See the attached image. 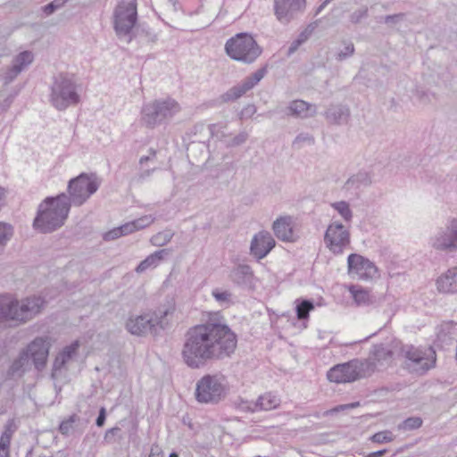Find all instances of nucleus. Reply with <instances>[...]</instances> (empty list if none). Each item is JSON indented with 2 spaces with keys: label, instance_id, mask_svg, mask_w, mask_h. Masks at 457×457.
I'll list each match as a JSON object with an SVG mask.
<instances>
[{
  "label": "nucleus",
  "instance_id": "f257e3e1",
  "mask_svg": "<svg viewBox=\"0 0 457 457\" xmlns=\"http://www.w3.org/2000/svg\"><path fill=\"white\" fill-rule=\"evenodd\" d=\"M237 335L220 312H212L200 324L190 327L181 351L184 363L190 369H201L208 363L230 357L237 345Z\"/></svg>",
  "mask_w": 457,
  "mask_h": 457
},
{
  "label": "nucleus",
  "instance_id": "f03ea898",
  "mask_svg": "<svg viewBox=\"0 0 457 457\" xmlns=\"http://www.w3.org/2000/svg\"><path fill=\"white\" fill-rule=\"evenodd\" d=\"M101 179L96 172H80L69 179L66 192L48 195L38 204L32 228L41 234H51L66 222L71 206L80 207L96 193Z\"/></svg>",
  "mask_w": 457,
  "mask_h": 457
},
{
  "label": "nucleus",
  "instance_id": "7ed1b4c3",
  "mask_svg": "<svg viewBox=\"0 0 457 457\" xmlns=\"http://www.w3.org/2000/svg\"><path fill=\"white\" fill-rule=\"evenodd\" d=\"M179 104L172 97L154 99L143 104L140 111V121L147 129L168 125L180 112Z\"/></svg>",
  "mask_w": 457,
  "mask_h": 457
},
{
  "label": "nucleus",
  "instance_id": "20e7f679",
  "mask_svg": "<svg viewBox=\"0 0 457 457\" xmlns=\"http://www.w3.org/2000/svg\"><path fill=\"white\" fill-rule=\"evenodd\" d=\"M52 80L49 102L57 111L62 112L79 104L80 95L71 75L60 72Z\"/></svg>",
  "mask_w": 457,
  "mask_h": 457
},
{
  "label": "nucleus",
  "instance_id": "39448f33",
  "mask_svg": "<svg viewBox=\"0 0 457 457\" xmlns=\"http://www.w3.org/2000/svg\"><path fill=\"white\" fill-rule=\"evenodd\" d=\"M224 50L231 60L245 64L253 63L263 52L253 35L249 32H239L229 37Z\"/></svg>",
  "mask_w": 457,
  "mask_h": 457
},
{
  "label": "nucleus",
  "instance_id": "423d86ee",
  "mask_svg": "<svg viewBox=\"0 0 457 457\" xmlns=\"http://www.w3.org/2000/svg\"><path fill=\"white\" fill-rule=\"evenodd\" d=\"M138 22L137 1L121 0L114 8L112 28L120 40L128 44L136 38L135 28Z\"/></svg>",
  "mask_w": 457,
  "mask_h": 457
},
{
  "label": "nucleus",
  "instance_id": "0eeeda50",
  "mask_svg": "<svg viewBox=\"0 0 457 457\" xmlns=\"http://www.w3.org/2000/svg\"><path fill=\"white\" fill-rule=\"evenodd\" d=\"M376 365L370 360L353 359L332 366L327 372V378L337 384L353 383L370 376Z\"/></svg>",
  "mask_w": 457,
  "mask_h": 457
},
{
  "label": "nucleus",
  "instance_id": "6e6552de",
  "mask_svg": "<svg viewBox=\"0 0 457 457\" xmlns=\"http://www.w3.org/2000/svg\"><path fill=\"white\" fill-rule=\"evenodd\" d=\"M404 358V365L411 373L424 375L436 367V352L433 345L414 346L404 345L401 349Z\"/></svg>",
  "mask_w": 457,
  "mask_h": 457
},
{
  "label": "nucleus",
  "instance_id": "1a4fd4ad",
  "mask_svg": "<svg viewBox=\"0 0 457 457\" xmlns=\"http://www.w3.org/2000/svg\"><path fill=\"white\" fill-rule=\"evenodd\" d=\"M225 377L217 374L204 375L195 385V400H221L228 393Z\"/></svg>",
  "mask_w": 457,
  "mask_h": 457
},
{
  "label": "nucleus",
  "instance_id": "9d476101",
  "mask_svg": "<svg viewBox=\"0 0 457 457\" xmlns=\"http://www.w3.org/2000/svg\"><path fill=\"white\" fill-rule=\"evenodd\" d=\"M53 340L49 336H37L21 349L37 372H42L48 361Z\"/></svg>",
  "mask_w": 457,
  "mask_h": 457
},
{
  "label": "nucleus",
  "instance_id": "9b49d317",
  "mask_svg": "<svg viewBox=\"0 0 457 457\" xmlns=\"http://www.w3.org/2000/svg\"><path fill=\"white\" fill-rule=\"evenodd\" d=\"M268 63H265L252 74L245 77L240 83L231 87L219 97L220 103L227 104L238 100L248 91L254 88L268 73Z\"/></svg>",
  "mask_w": 457,
  "mask_h": 457
},
{
  "label": "nucleus",
  "instance_id": "f8f14e48",
  "mask_svg": "<svg viewBox=\"0 0 457 457\" xmlns=\"http://www.w3.org/2000/svg\"><path fill=\"white\" fill-rule=\"evenodd\" d=\"M14 301L19 326L41 314L47 305L46 299L37 295H29L21 300L14 297Z\"/></svg>",
  "mask_w": 457,
  "mask_h": 457
},
{
  "label": "nucleus",
  "instance_id": "ddd939ff",
  "mask_svg": "<svg viewBox=\"0 0 457 457\" xmlns=\"http://www.w3.org/2000/svg\"><path fill=\"white\" fill-rule=\"evenodd\" d=\"M80 345V341L75 339L57 353L51 370V378L54 380H59L65 376L68 370L67 365L79 355Z\"/></svg>",
  "mask_w": 457,
  "mask_h": 457
},
{
  "label": "nucleus",
  "instance_id": "4468645a",
  "mask_svg": "<svg viewBox=\"0 0 457 457\" xmlns=\"http://www.w3.org/2000/svg\"><path fill=\"white\" fill-rule=\"evenodd\" d=\"M324 243L334 254H342L350 244V233L341 222L331 223L325 231Z\"/></svg>",
  "mask_w": 457,
  "mask_h": 457
},
{
  "label": "nucleus",
  "instance_id": "2eb2a0df",
  "mask_svg": "<svg viewBox=\"0 0 457 457\" xmlns=\"http://www.w3.org/2000/svg\"><path fill=\"white\" fill-rule=\"evenodd\" d=\"M306 8V0H274L273 10L277 20L288 24L302 14Z\"/></svg>",
  "mask_w": 457,
  "mask_h": 457
},
{
  "label": "nucleus",
  "instance_id": "dca6fc26",
  "mask_svg": "<svg viewBox=\"0 0 457 457\" xmlns=\"http://www.w3.org/2000/svg\"><path fill=\"white\" fill-rule=\"evenodd\" d=\"M432 246L446 253L457 251V218H453L445 228H440L437 230L432 238Z\"/></svg>",
  "mask_w": 457,
  "mask_h": 457
},
{
  "label": "nucleus",
  "instance_id": "f3484780",
  "mask_svg": "<svg viewBox=\"0 0 457 457\" xmlns=\"http://www.w3.org/2000/svg\"><path fill=\"white\" fill-rule=\"evenodd\" d=\"M154 322L151 313L146 312L139 315H130L126 320L125 328L133 336L145 337L149 334L155 336L158 330Z\"/></svg>",
  "mask_w": 457,
  "mask_h": 457
},
{
  "label": "nucleus",
  "instance_id": "a211bd4d",
  "mask_svg": "<svg viewBox=\"0 0 457 457\" xmlns=\"http://www.w3.org/2000/svg\"><path fill=\"white\" fill-rule=\"evenodd\" d=\"M348 273L357 275L361 278H371L378 273L375 263L358 253H350L347 257Z\"/></svg>",
  "mask_w": 457,
  "mask_h": 457
},
{
  "label": "nucleus",
  "instance_id": "6ab92c4d",
  "mask_svg": "<svg viewBox=\"0 0 457 457\" xmlns=\"http://www.w3.org/2000/svg\"><path fill=\"white\" fill-rule=\"evenodd\" d=\"M276 246V241L271 234L267 230H262L256 233L250 244V254L261 261L264 259Z\"/></svg>",
  "mask_w": 457,
  "mask_h": 457
},
{
  "label": "nucleus",
  "instance_id": "aec40b11",
  "mask_svg": "<svg viewBox=\"0 0 457 457\" xmlns=\"http://www.w3.org/2000/svg\"><path fill=\"white\" fill-rule=\"evenodd\" d=\"M272 230L275 237L286 243H294L298 236L295 233L294 219L290 215L278 216L272 223Z\"/></svg>",
  "mask_w": 457,
  "mask_h": 457
},
{
  "label": "nucleus",
  "instance_id": "412c9836",
  "mask_svg": "<svg viewBox=\"0 0 457 457\" xmlns=\"http://www.w3.org/2000/svg\"><path fill=\"white\" fill-rule=\"evenodd\" d=\"M457 337V323L453 320L443 321L436 328V339L434 347L445 350L451 346Z\"/></svg>",
  "mask_w": 457,
  "mask_h": 457
},
{
  "label": "nucleus",
  "instance_id": "4be33fe9",
  "mask_svg": "<svg viewBox=\"0 0 457 457\" xmlns=\"http://www.w3.org/2000/svg\"><path fill=\"white\" fill-rule=\"evenodd\" d=\"M230 279L236 286L243 289H253L255 276L252 267L245 263L236 265L230 272Z\"/></svg>",
  "mask_w": 457,
  "mask_h": 457
},
{
  "label": "nucleus",
  "instance_id": "5701e85b",
  "mask_svg": "<svg viewBox=\"0 0 457 457\" xmlns=\"http://www.w3.org/2000/svg\"><path fill=\"white\" fill-rule=\"evenodd\" d=\"M14 297L0 296V327H18V318Z\"/></svg>",
  "mask_w": 457,
  "mask_h": 457
},
{
  "label": "nucleus",
  "instance_id": "b1692460",
  "mask_svg": "<svg viewBox=\"0 0 457 457\" xmlns=\"http://www.w3.org/2000/svg\"><path fill=\"white\" fill-rule=\"evenodd\" d=\"M31 363L28 361L25 353L19 352L17 357L12 361L8 369L3 372V378L5 381H17L31 370Z\"/></svg>",
  "mask_w": 457,
  "mask_h": 457
},
{
  "label": "nucleus",
  "instance_id": "393cba45",
  "mask_svg": "<svg viewBox=\"0 0 457 457\" xmlns=\"http://www.w3.org/2000/svg\"><path fill=\"white\" fill-rule=\"evenodd\" d=\"M287 114L295 118H312L317 114V107L304 100L296 99L289 103L287 107Z\"/></svg>",
  "mask_w": 457,
  "mask_h": 457
},
{
  "label": "nucleus",
  "instance_id": "a878e982",
  "mask_svg": "<svg viewBox=\"0 0 457 457\" xmlns=\"http://www.w3.org/2000/svg\"><path fill=\"white\" fill-rule=\"evenodd\" d=\"M350 108L346 104H330L323 115L329 124L342 125L346 123L350 117Z\"/></svg>",
  "mask_w": 457,
  "mask_h": 457
},
{
  "label": "nucleus",
  "instance_id": "bb28decb",
  "mask_svg": "<svg viewBox=\"0 0 457 457\" xmlns=\"http://www.w3.org/2000/svg\"><path fill=\"white\" fill-rule=\"evenodd\" d=\"M393 355V350L381 343L372 346L367 360H370L372 362H374L376 368L378 366L383 367L391 361Z\"/></svg>",
  "mask_w": 457,
  "mask_h": 457
},
{
  "label": "nucleus",
  "instance_id": "cd10ccee",
  "mask_svg": "<svg viewBox=\"0 0 457 457\" xmlns=\"http://www.w3.org/2000/svg\"><path fill=\"white\" fill-rule=\"evenodd\" d=\"M436 287L439 292L457 293V266L442 274L436 279Z\"/></svg>",
  "mask_w": 457,
  "mask_h": 457
},
{
  "label": "nucleus",
  "instance_id": "c85d7f7f",
  "mask_svg": "<svg viewBox=\"0 0 457 457\" xmlns=\"http://www.w3.org/2000/svg\"><path fill=\"white\" fill-rule=\"evenodd\" d=\"M315 308V301L312 298L299 297L295 301V311L297 320L303 322V327H307L310 319V312Z\"/></svg>",
  "mask_w": 457,
  "mask_h": 457
},
{
  "label": "nucleus",
  "instance_id": "c756f323",
  "mask_svg": "<svg viewBox=\"0 0 457 457\" xmlns=\"http://www.w3.org/2000/svg\"><path fill=\"white\" fill-rule=\"evenodd\" d=\"M152 222L151 216L145 215L119 226V229L124 237L148 227Z\"/></svg>",
  "mask_w": 457,
  "mask_h": 457
},
{
  "label": "nucleus",
  "instance_id": "7c9ffc66",
  "mask_svg": "<svg viewBox=\"0 0 457 457\" xmlns=\"http://www.w3.org/2000/svg\"><path fill=\"white\" fill-rule=\"evenodd\" d=\"M371 178L366 171L360 170L351 176L345 183L343 188L346 191L358 190L361 187H368L371 184Z\"/></svg>",
  "mask_w": 457,
  "mask_h": 457
},
{
  "label": "nucleus",
  "instance_id": "2f4dec72",
  "mask_svg": "<svg viewBox=\"0 0 457 457\" xmlns=\"http://www.w3.org/2000/svg\"><path fill=\"white\" fill-rule=\"evenodd\" d=\"M175 310L174 303H169L168 305H161L157 307L154 311H148L149 313L152 315L153 320H154V326L156 328L164 329V321L165 319L173 313Z\"/></svg>",
  "mask_w": 457,
  "mask_h": 457
},
{
  "label": "nucleus",
  "instance_id": "473e14b6",
  "mask_svg": "<svg viewBox=\"0 0 457 457\" xmlns=\"http://www.w3.org/2000/svg\"><path fill=\"white\" fill-rule=\"evenodd\" d=\"M34 61V55L31 51L24 50L15 55L11 65L15 68L18 72H22Z\"/></svg>",
  "mask_w": 457,
  "mask_h": 457
},
{
  "label": "nucleus",
  "instance_id": "72a5a7b5",
  "mask_svg": "<svg viewBox=\"0 0 457 457\" xmlns=\"http://www.w3.org/2000/svg\"><path fill=\"white\" fill-rule=\"evenodd\" d=\"M273 402H237V408L242 411L255 412L262 410L276 408Z\"/></svg>",
  "mask_w": 457,
  "mask_h": 457
},
{
  "label": "nucleus",
  "instance_id": "f704fd0d",
  "mask_svg": "<svg viewBox=\"0 0 457 457\" xmlns=\"http://www.w3.org/2000/svg\"><path fill=\"white\" fill-rule=\"evenodd\" d=\"M349 292L357 306L370 303L369 292L363 287L352 285L349 287Z\"/></svg>",
  "mask_w": 457,
  "mask_h": 457
},
{
  "label": "nucleus",
  "instance_id": "c9c22d12",
  "mask_svg": "<svg viewBox=\"0 0 457 457\" xmlns=\"http://www.w3.org/2000/svg\"><path fill=\"white\" fill-rule=\"evenodd\" d=\"M136 37L137 36L144 37L148 43H155L158 40L157 34L146 22H137L135 28Z\"/></svg>",
  "mask_w": 457,
  "mask_h": 457
},
{
  "label": "nucleus",
  "instance_id": "e433bc0d",
  "mask_svg": "<svg viewBox=\"0 0 457 457\" xmlns=\"http://www.w3.org/2000/svg\"><path fill=\"white\" fill-rule=\"evenodd\" d=\"M212 296L220 305L229 306L230 304L233 303V302L231 300L232 294L227 289L216 287V288L212 289Z\"/></svg>",
  "mask_w": 457,
  "mask_h": 457
},
{
  "label": "nucleus",
  "instance_id": "4c0bfd02",
  "mask_svg": "<svg viewBox=\"0 0 457 457\" xmlns=\"http://www.w3.org/2000/svg\"><path fill=\"white\" fill-rule=\"evenodd\" d=\"M17 429L14 420H9L4 426V430L0 437V445L10 447L12 435Z\"/></svg>",
  "mask_w": 457,
  "mask_h": 457
},
{
  "label": "nucleus",
  "instance_id": "58836bf2",
  "mask_svg": "<svg viewBox=\"0 0 457 457\" xmlns=\"http://www.w3.org/2000/svg\"><path fill=\"white\" fill-rule=\"evenodd\" d=\"M332 208L337 211L345 221H350L353 218V212L350 204L346 201H338L331 204Z\"/></svg>",
  "mask_w": 457,
  "mask_h": 457
},
{
  "label": "nucleus",
  "instance_id": "ea45409f",
  "mask_svg": "<svg viewBox=\"0 0 457 457\" xmlns=\"http://www.w3.org/2000/svg\"><path fill=\"white\" fill-rule=\"evenodd\" d=\"M13 232V227L10 223L0 221V248L6 245Z\"/></svg>",
  "mask_w": 457,
  "mask_h": 457
},
{
  "label": "nucleus",
  "instance_id": "a19ab883",
  "mask_svg": "<svg viewBox=\"0 0 457 457\" xmlns=\"http://www.w3.org/2000/svg\"><path fill=\"white\" fill-rule=\"evenodd\" d=\"M174 234L171 230L166 229L154 235L151 238V243L156 246H162L170 242Z\"/></svg>",
  "mask_w": 457,
  "mask_h": 457
},
{
  "label": "nucleus",
  "instance_id": "79ce46f5",
  "mask_svg": "<svg viewBox=\"0 0 457 457\" xmlns=\"http://www.w3.org/2000/svg\"><path fill=\"white\" fill-rule=\"evenodd\" d=\"M422 425V420L419 417H411L404 420L398 425V429L403 431H410L419 428Z\"/></svg>",
  "mask_w": 457,
  "mask_h": 457
},
{
  "label": "nucleus",
  "instance_id": "37998d69",
  "mask_svg": "<svg viewBox=\"0 0 457 457\" xmlns=\"http://www.w3.org/2000/svg\"><path fill=\"white\" fill-rule=\"evenodd\" d=\"M67 3V0H53L44 6H42V12L45 15L49 16L54 13L58 9L64 6Z\"/></svg>",
  "mask_w": 457,
  "mask_h": 457
},
{
  "label": "nucleus",
  "instance_id": "c03bdc74",
  "mask_svg": "<svg viewBox=\"0 0 457 457\" xmlns=\"http://www.w3.org/2000/svg\"><path fill=\"white\" fill-rule=\"evenodd\" d=\"M22 88V86H17L15 88H13L8 96L2 101L1 103V109L3 111H7L12 104L13 103L16 96L20 94L21 90Z\"/></svg>",
  "mask_w": 457,
  "mask_h": 457
},
{
  "label": "nucleus",
  "instance_id": "a18cd8bd",
  "mask_svg": "<svg viewBox=\"0 0 457 457\" xmlns=\"http://www.w3.org/2000/svg\"><path fill=\"white\" fill-rule=\"evenodd\" d=\"M395 436L389 430H384L374 434L370 439L374 443L384 444L393 441Z\"/></svg>",
  "mask_w": 457,
  "mask_h": 457
},
{
  "label": "nucleus",
  "instance_id": "49530a36",
  "mask_svg": "<svg viewBox=\"0 0 457 457\" xmlns=\"http://www.w3.org/2000/svg\"><path fill=\"white\" fill-rule=\"evenodd\" d=\"M354 51H355L354 45L352 42H349V43L345 44L343 50H340L337 54L336 59L338 62L346 60L347 58L351 57L354 54Z\"/></svg>",
  "mask_w": 457,
  "mask_h": 457
},
{
  "label": "nucleus",
  "instance_id": "de8ad7c7",
  "mask_svg": "<svg viewBox=\"0 0 457 457\" xmlns=\"http://www.w3.org/2000/svg\"><path fill=\"white\" fill-rule=\"evenodd\" d=\"M368 15H369L368 7L363 6L360 9L355 10L353 12H352L349 19L353 24H358L361 22V21L362 19L367 18Z\"/></svg>",
  "mask_w": 457,
  "mask_h": 457
},
{
  "label": "nucleus",
  "instance_id": "09e8293b",
  "mask_svg": "<svg viewBox=\"0 0 457 457\" xmlns=\"http://www.w3.org/2000/svg\"><path fill=\"white\" fill-rule=\"evenodd\" d=\"M78 420V417L76 415L70 416L67 420L62 421V423L59 426V431L62 435H69L70 432L72 429L73 423Z\"/></svg>",
  "mask_w": 457,
  "mask_h": 457
},
{
  "label": "nucleus",
  "instance_id": "8fccbe9b",
  "mask_svg": "<svg viewBox=\"0 0 457 457\" xmlns=\"http://www.w3.org/2000/svg\"><path fill=\"white\" fill-rule=\"evenodd\" d=\"M157 264L154 262L153 257L149 254L144 260H142L135 268L137 273H142L151 267H156Z\"/></svg>",
  "mask_w": 457,
  "mask_h": 457
},
{
  "label": "nucleus",
  "instance_id": "3c124183",
  "mask_svg": "<svg viewBox=\"0 0 457 457\" xmlns=\"http://www.w3.org/2000/svg\"><path fill=\"white\" fill-rule=\"evenodd\" d=\"M248 139V133L245 131H241L239 134L232 137L228 143V147H236L239 146L246 142Z\"/></svg>",
  "mask_w": 457,
  "mask_h": 457
},
{
  "label": "nucleus",
  "instance_id": "603ef678",
  "mask_svg": "<svg viewBox=\"0 0 457 457\" xmlns=\"http://www.w3.org/2000/svg\"><path fill=\"white\" fill-rule=\"evenodd\" d=\"M19 74H21V72H18V71L15 68L10 65L3 76V87H6L10 83H12L18 77Z\"/></svg>",
  "mask_w": 457,
  "mask_h": 457
},
{
  "label": "nucleus",
  "instance_id": "864d4df0",
  "mask_svg": "<svg viewBox=\"0 0 457 457\" xmlns=\"http://www.w3.org/2000/svg\"><path fill=\"white\" fill-rule=\"evenodd\" d=\"M404 17H405V13L399 12V13L386 15L383 19H384V22L386 24L395 25V24L399 23L400 21H402L404 19Z\"/></svg>",
  "mask_w": 457,
  "mask_h": 457
},
{
  "label": "nucleus",
  "instance_id": "5fc2aeb1",
  "mask_svg": "<svg viewBox=\"0 0 457 457\" xmlns=\"http://www.w3.org/2000/svg\"><path fill=\"white\" fill-rule=\"evenodd\" d=\"M256 112V107L254 104H247L238 113L239 120H246L251 118Z\"/></svg>",
  "mask_w": 457,
  "mask_h": 457
},
{
  "label": "nucleus",
  "instance_id": "6e6d98bb",
  "mask_svg": "<svg viewBox=\"0 0 457 457\" xmlns=\"http://www.w3.org/2000/svg\"><path fill=\"white\" fill-rule=\"evenodd\" d=\"M304 142L312 144L314 142V137L308 133H300L293 141V145H297L298 147H300V144Z\"/></svg>",
  "mask_w": 457,
  "mask_h": 457
},
{
  "label": "nucleus",
  "instance_id": "4d7b16f0",
  "mask_svg": "<svg viewBox=\"0 0 457 457\" xmlns=\"http://www.w3.org/2000/svg\"><path fill=\"white\" fill-rule=\"evenodd\" d=\"M121 237L122 235L119 229V227H116L104 233L103 239L104 241H112Z\"/></svg>",
  "mask_w": 457,
  "mask_h": 457
},
{
  "label": "nucleus",
  "instance_id": "13d9d810",
  "mask_svg": "<svg viewBox=\"0 0 457 457\" xmlns=\"http://www.w3.org/2000/svg\"><path fill=\"white\" fill-rule=\"evenodd\" d=\"M169 253V249H161L154 252L150 255L154 260V262L158 265L161 261L164 259V256Z\"/></svg>",
  "mask_w": 457,
  "mask_h": 457
},
{
  "label": "nucleus",
  "instance_id": "bf43d9fd",
  "mask_svg": "<svg viewBox=\"0 0 457 457\" xmlns=\"http://www.w3.org/2000/svg\"><path fill=\"white\" fill-rule=\"evenodd\" d=\"M156 154H157L156 150L154 148H153V147H150L148 149V154L147 155H143V156L140 157L139 163L141 165L145 164L147 162H149V161L153 160L154 158H155Z\"/></svg>",
  "mask_w": 457,
  "mask_h": 457
},
{
  "label": "nucleus",
  "instance_id": "052dcab7",
  "mask_svg": "<svg viewBox=\"0 0 457 457\" xmlns=\"http://www.w3.org/2000/svg\"><path fill=\"white\" fill-rule=\"evenodd\" d=\"M120 432V428H118V427H114V428H112L110 429H108L106 432H105V435H104V440L107 441V442H112V438L113 436H118V434Z\"/></svg>",
  "mask_w": 457,
  "mask_h": 457
},
{
  "label": "nucleus",
  "instance_id": "680f3d73",
  "mask_svg": "<svg viewBox=\"0 0 457 457\" xmlns=\"http://www.w3.org/2000/svg\"><path fill=\"white\" fill-rule=\"evenodd\" d=\"M302 46V44L295 38L293 40V42L290 44L287 51V57H290L295 52L297 51V49Z\"/></svg>",
  "mask_w": 457,
  "mask_h": 457
},
{
  "label": "nucleus",
  "instance_id": "e2e57ef3",
  "mask_svg": "<svg viewBox=\"0 0 457 457\" xmlns=\"http://www.w3.org/2000/svg\"><path fill=\"white\" fill-rule=\"evenodd\" d=\"M106 419V410L102 407L99 411L98 417L96 418V424L97 427H103Z\"/></svg>",
  "mask_w": 457,
  "mask_h": 457
},
{
  "label": "nucleus",
  "instance_id": "0e129e2a",
  "mask_svg": "<svg viewBox=\"0 0 457 457\" xmlns=\"http://www.w3.org/2000/svg\"><path fill=\"white\" fill-rule=\"evenodd\" d=\"M319 20L313 21V22H311L310 24H308L306 26V28L303 29L305 32H307V34L311 37L312 34L313 33L314 29L318 27L319 25Z\"/></svg>",
  "mask_w": 457,
  "mask_h": 457
},
{
  "label": "nucleus",
  "instance_id": "69168bd1",
  "mask_svg": "<svg viewBox=\"0 0 457 457\" xmlns=\"http://www.w3.org/2000/svg\"><path fill=\"white\" fill-rule=\"evenodd\" d=\"M319 20L313 21V22H311L310 24H308L306 26V28L303 29L305 32H307V34L311 37L312 34L313 33L314 29L318 27L319 25Z\"/></svg>",
  "mask_w": 457,
  "mask_h": 457
},
{
  "label": "nucleus",
  "instance_id": "338daca9",
  "mask_svg": "<svg viewBox=\"0 0 457 457\" xmlns=\"http://www.w3.org/2000/svg\"><path fill=\"white\" fill-rule=\"evenodd\" d=\"M310 38V36L305 32L304 30L301 31L298 36L296 37V39L303 45L304 44L308 39Z\"/></svg>",
  "mask_w": 457,
  "mask_h": 457
},
{
  "label": "nucleus",
  "instance_id": "774afa93",
  "mask_svg": "<svg viewBox=\"0 0 457 457\" xmlns=\"http://www.w3.org/2000/svg\"><path fill=\"white\" fill-rule=\"evenodd\" d=\"M208 130H209L210 136L212 137L217 136L218 132H219V126H218V124H209L208 125Z\"/></svg>",
  "mask_w": 457,
  "mask_h": 457
}]
</instances>
